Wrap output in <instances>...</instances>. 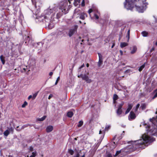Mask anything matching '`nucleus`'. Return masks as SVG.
Here are the masks:
<instances>
[{
    "mask_svg": "<svg viewBox=\"0 0 157 157\" xmlns=\"http://www.w3.org/2000/svg\"><path fill=\"white\" fill-rule=\"evenodd\" d=\"M137 48L136 46H133L132 48V50L131 53L132 54L134 53L136 51Z\"/></svg>",
    "mask_w": 157,
    "mask_h": 157,
    "instance_id": "aec40b11",
    "label": "nucleus"
},
{
    "mask_svg": "<svg viewBox=\"0 0 157 157\" xmlns=\"http://www.w3.org/2000/svg\"><path fill=\"white\" fill-rule=\"evenodd\" d=\"M131 72V71L129 70H124V71H122V73H130Z\"/></svg>",
    "mask_w": 157,
    "mask_h": 157,
    "instance_id": "c756f323",
    "label": "nucleus"
},
{
    "mask_svg": "<svg viewBox=\"0 0 157 157\" xmlns=\"http://www.w3.org/2000/svg\"><path fill=\"white\" fill-rule=\"evenodd\" d=\"M81 39V37H79V38H78V40H79Z\"/></svg>",
    "mask_w": 157,
    "mask_h": 157,
    "instance_id": "69168bd1",
    "label": "nucleus"
},
{
    "mask_svg": "<svg viewBox=\"0 0 157 157\" xmlns=\"http://www.w3.org/2000/svg\"><path fill=\"white\" fill-rule=\"evenodd\" d=\"M29 151H30L31 152H33L34 151L33 148L32 146H30L29 148Z\"/></svg>",
    "mask_w": 157,
    "mask_h": 157,
    "instance_id": "2f4dec72",
    "label": "nucleus"
},
{
    "mask_svg": "<svg viewBox=\"0 0 157 157\" xmlns=\"http://www.w3.org/2000/svg\"><path fill=\"white\" fill-rule=\"evenodd\" d=\"M98 57H99V59L101 60H103V57L102 56L100 53H98Z\"/></svg>",
    "mask_w": 157,
    "mask_h": 157,
    "instance_id": "473e14b6",
    "label": "nucleus"
},
{
    "mask_svg": "<svg viewBox=\"0 0 157 157\" xmlns=\"http://www.w3.org/2000/svg\"><path fill=\"white\" fill-rule=\"evenodd\" d=\"M155 49L154 48H153L151 49V50H154Z\"/></svg>",
    "mask_w": 157,
    "mask_h": 157,
    "instance_id": "338daca9",
    "label": "nucleus"
},
{
    "mask_svg": "<svg viewBox=\"0 0 157 157\" xmlns=\"http://www.w3.org/2000/svg\"><path fill=\"white\" fill-rule=\"evenodd\" d=\"M121 152V151L120 150V151H117L116 152V154L114 155V156H117V155L119 154Z\"/></svg>",
    "mask_w": 157,
    "mask_h": 157,
    "instance_id": "37998d69",
    "label": "nucleus"
},
{
    "mask_svg": "<svg viewBox=\"0 0 157 157\" xmlns=\"http://www.w3.org/2000/svg\"><path fill=\"white\" fill-rule=\"evenodd\" d=\"M136 0H125L124 3V7L127 10H132L134 6Z\"/></svg>",
    "mask_w": 157,
    "mask_h": 157,
    "instance_id": "39448f33",
    "label": "nucleus"
},
{
    "mask_svg": "<svg viewBox=\"0 0 157 157\" xmlns=\"http://www.w3.org/2000/svg\"><path fill=\"white\" fill-rule=\"evenodd\" d=\"M153 17L154 19V23H157V18H156L154 16H153Z\"/></svg>",
    "mask_w": 157,
    "mask_h": 157,
    "instance_id": "ea45409f",
    "label": "nucleus"
},
{
    "mask_svg": "<svg viewBox=\"0 0 157 157\" xmlns=\"http://www.w3.org/2000/svg\"><path fill=\"white\" fill-rule=\"evenodd\" d=\"M86 67H89V63H87L86 65Z\"/></svg>",
    "mask_w": 157,
    "mask_h": 157,
    "instance_id": "052dcab7",
    "label": "nucleus"
},
{
    "mask_svg": "<svg viewBox=\"0 0 157 157\" xmlns=\"http://www.w3.org/2000/svg\"><path fill=\"white\" fill-rule=\"evenodd\" d=\"M110 125H106L105 128V130H108L110 128Z\"/></svg>",
    "mask_w": 157,
    "mask_h": 157,
    "instance_id": "c9c22d12",
    "label": "nucleus"
},
{
    "mask_svg": "<svg viewBox=\"0 0 157 157\" xmlns=\"http://www.w3.org/2000/svg\"><path fill=\"white\" fill-rule=\"evenodd\" d=\"M26 40H28V41H30L31 40V38L30 36H28L26 38Z\"/></svg>",
    "mask_w": 157,
    "mask_h": 157,
    "instance_id": "49530a36",
    "label": "nucleus"
},
{
    "mask_svg": "<svg viewBox=\"0 0 157 157\" xmlns=\"http://www.w3.org/2000/svg\"><path fill=\"white\" fill-rule=\"evenodd\" d=\"M52 97V94H50L48 96V99H50Z\"/></svg>",
    "mask_w": 157,
    "mask_h": 157,
    "instance_id": "5fc2aeb1",
    "label": "nucleus"
},
{
    "mask_svg": "<svg viewBox=\"0 0 157 157\" xmlns=\"http://www.w3.org/2000/svg\"><path fill=\"white\" fill-rule=\"evenodd\" d=\"M27 103L26 101H25L24 102V104L22 105V107L24 108L25 106L27 105Z\"/></svg>",
    "mask_w": 157,
    "mask_h": 157,
    "instance_id": "58836bf2",
    "label": "nucleus"
},
{
    "mask_svg": "<svg viewBox=\"0 0 157 157\" xmlns=\"http://www.w3.org/2000/svg\"><path fill=\"white\" fill-rule=\"evenodd\" d=\"M128 45V44L126 42H121L120 44V47L121 48L125 47Z\"/></svg>",
    "mask_w": 157,
    "mask_h": 157,
    "instance_id": "6ab92c4d",
    "label": "nucleus"
},
{
    "mask_svg": "<svg viewBox=\"0 0 157 157\" xmlns=\"http://www.w3.org/2000/svg\"><path fill=\"white\" fill-rule=\"evenodd\" d=\"M89 72L85 70V72H82L80 75H78V78H81L82 80H85L87 83H90L92 82V80L89 78Z\"/></svg>",
    "mask_w": 157,
    "mask_h": 157,
    "instance_id": "20e7f679",
    "label": "nucleus"
},
{
    "mask_svg": "<svg viewBox=\"0 0 157 157\" xmlns=\"http://www.w3.org/2000/svg\"><path fill=\"white\" fill-rule=\"evenodd\" d=\"M129 36L130 35L127 34V35L126 36V37L127 39V42L129 41Z\"/></svg>",
    "mask_w": 157,
    "mask_h": 157,
    "instance_id": "a18cd8bd",
    "label": "nucleus"
},
{
    "mask_svg": "<svg viewBox=\"0 0 157 157\" xmlns=\"http://www.w3.org/2000/svg\"><path fill=\"white\" fill-rule=\"evenodd\" d=\"M68 152L71 155H73L74 154V151L72 150L69 149L68 150Z\"/></svg>",
    "mask_w": 157,
    "mask_h": 157,
    "instance_id": "f704fd0d",
    "label": "nucleus"
},
{
    "mask_svg": "<svg viewBox=\"0 0 157 157\" xmlns=\"http://www.w3.org/2000/svg\"><path fill=\"white\" fill-rule=\"evenodd\" d=\"M140 106V105L139 104H138L136 105V107L135 109V112H136L137 111V110L138 108H139Z\"/></svg>",
    "mask_w": 157,
    "mask_h": 157,
    "instance_id": "e433bc0d",
    "label": "nucleus"
},
{
    "mask_svg": "<svg viewBox=\"0 0 157 157\" xmlns=\"http://www.w3.org/2000/svg\"><path fill=\"white\" fill-rule=\"evenodd\" d=\"M107 157H112V155L110 154H108L107 155Z\"/></svg>",
    "mask_w": 157,
    "mask_h": 157,
    "instance_id": "864d4df0",
    "label": "nucleus"
},
{
    "mask_svg": "<svg viewBox=\"0 0 157 157\" xmlns=\"http://www.w3.org/2000/svg\"><path fill=\"white\" fill-rule=\"evenodd\" d=\"M82 42H83L84 41V40L83 39L82 40H81Z\"/></svg>",
    "mask_w": 157,
    "mask_h": 157,
    "instance_id": "774afa93",
    "label": "nucleus"
},
{
    "mask_svg": "<svg viewBox=\"0 0 157 157\" xmlns=\"http://www.w3.org/2000/svg\"><path fill=\"white\" fill-rule=\"evenodd\" d=\"M154 60H157V57L155 59L154 57L152 58L151 59V61H154Z\"/></svg>",
    "mask_w": 157,
    "mask_h": 157,
    "instance_id": "de8ad7c7",
    "label": "nucleus"
},
{
    "mask_svg": "<svg viewBox=\"0 0 157 157\" xmlns=\"http://www.w3.org/2000/svg\"><path fill=\"white\" fill-rule=\"evenodd\" d=\"M132 106L133 105L132 104H129L128 105V108L125 113V114L128 113L129 112L131 109H132Z\"/></svg>",
    "mask_w": 157,
    "mask_h": 157,
    "instance_id": "2eb2a0df",
    "label": "nucleus"
},
{
    "mask_svg": "<svg viewBox=\"0 0 157 157\" xmlns=\"http://www.w3.org/2000/svg\"><path fill=\"white\" fill-rule=\"evenodd\" d=\"M101 133H102V131L101 130H100L99 132V134H101Z\"/></svg>",
    "mask_w": 157,
    "mask_h": 157,
    "instance_id": "680f3d73",
    "label": "nucleus"
},
{
    "mask_svg": "<svg viewBox=\"0 0 157 157\" xmlns=\"http://www.w3.org/2000/svg\"><path fill=\"white\" fill-rule=\"evenodd\" d=\"M118 98V96L116 94H114L113 96V103L115 104L116 102V100Z\"/></svg>",
    "mask_w": 157,
    "mask_h": 157,
    "instance_id": "f3484780",
    "label": "nucleus"
},
{
    "mask_svg": "<svg viewBox=\"0 0 157 157\" xmlns=\"http://www.w3.org/2000/svg\"><path fill=\"white\" fill-rule=\"evenodd\" d=\"M122 110L121 108V107H118V109L117 111V114L118 116H120L122 113Z\"/></svg>",
    "mask_w": 157,
    "mask_h": 157,
    "instance_id": "dca6fc26",
    "label": "nucleus"
},
{
    "mask_svg": "<svg viewBox=\"0 0 157 157\" xmlns=\"http://www.w3.org/2000/svg\"><path fill=\"white\" fill-rule=\"evenodd\" d=\"M135 7L137 10L140 13H143L147 8L146 6L143 4L142 3H139V2L135 5Z\"/></svg>",
    "mask_w": 157,
    "mask_h": 157,
    "instance_id": "0eeeda50",
    "label": "nucleus"
},
{
    "mask_svg": "<svg viewBox=\"0 0 157 157\" xmlns=\"http://www.w3.org/2000/svg\"><path fill=\"white\" fill-rule=\"evenodd\" d=\"M58 8L56 6L53 7L50 6L48 8L45 10L43 13V14H44L45 16H47L48 18L50 19L49 17L51 14L52 15H53L55 14L58 11ZM52 16H51V17L52 18Z\"/></svg>",
    "mask_w": 157,
    "mask_h": 157,
    "instance_id": "7ed1b4c3",
    "label": "nucleus"
},
{
    "mask_svg": "<svg viewBox=\"0 0 157 157\" xmlns=\"http://www.w3.org/2000/svg\"><path fill=\"white\" fill-rule=\"evenodd\" d=\"M80 18L82 20H84L85 18V14L83 13H81L79 16Z\"/></svg>",
    "mask_w": 157,
    "mask_h": 157,
    "instance_id": "393cba45",
    "label": "nucleus"
},
{
    "mask_svg": "<svg viewBox=\"0 0 157 157\" xmlns=\"http://www.w3.org/2000/svg\"><path fill=\"white\" fill-rule=\"evenodd\" d=\"M83 124V121H81L79 122L78 124V127H81Z\"/></svg>",
    "mask_w": 157,
    "mask_h": 157,
    "instance_id": "c85d7f7f",
    "label": "nucleus"
},
{
    "mask_svg": "<svg viewBox=\"0 0 157 157\" xmlns=\"http://www.w3.org/2000/svg\"><path fill=\"white\" fill-rule=\"evenodd\" d=\"M146 105L145 104H142L140 106V108L144 110L146 109Z\"/></svg>",
    "mask_w": 157,
    "mask_h": 157,
    "instance_id": "cd10ccee",
    "label": "nucleus"
},
{
    "mask_svg": "<svg viewBox=\"0 0 157 157\" xmlns=\"http://www.w3.org/2000/svg\"><path fill=\"white\" fill-rule=\"evenodd\" d=\"M130 30H128V32H127V34L130 35Z\"/></svg>",
    "mask_w": 157,
    "mask_h": 157,
    "instance_id": "13d9d810",
    "label": "nucleus"
},
{
    "mask_svg": "<svg viewBox=\"0 0 157 157\" xmlns=\"http://www.w3.org/2000/svg\"><path fill=\"white\" fill-rule=\"evenodd\" d=\"M8 129L9 131V132H13V128L12 127H10V128H8Z\"/></svg>",
    "mask_w": 157,
    "mask_h": 157,
    "instance_id": "79ce46f5",
    "label": "nucleus"
},
{
    "mask_svg": "<svg viewBox=\"0 0 157 157\" xmlns=\"http://www.w3.org/2000/svg\"><path fill=\"white\" fill-rule=\"evenodd\" d=\"M37 44L38 45H42L43 44H42V42H39V43H37Z\"/></svg>",
    "mask_w": 157,
    "mask_h": 157,
    "instance_id": "6e6d98bb",
    "label": "nucleus"
},
{
    "mask_svg": "<svg viewBox=\"0 0 157 157\" xmlns=\"http://www.w3.org/2000/svg\"><path fill=\"white\" fill-rule=\"evenodd\" d=\"M59 79H60V77L59 76L57 78L56 81V82L55 83V85H56L57 84L58 82V81L59 80Z\"/></svg>",
    "mask_w": 157,
    "mask_h": 157,
    "instance_id": "c03bdc74",
    "label": "nucleus"
},
{
    "mask_svg": "<svg viewBox=\"0 0 157 157\" xmlns=\"http://www.w3.org/2000/svg\"><path fill=\"white\" fill-rule=\"evenodd\" d=\"M32 3L34 5V8L33 11L35 13L36 17V21L37 22H43L45 23L47 27L49 29H51L53 28L54 24L53 23L52 21L50 19L48 18L47 16L43 14L41 16H37V14L40 12V8L38 7L37 8L36 5V0H31Z\"/></svg>",
    "mask_w": 157,
    "mask_h": 157,
    "instance_id": "f03ea898",
    "label": "nucleus"
},
{
    "mask_svg": "<svg viewBox=\"0 0 157 157\" xmlns=\"http://www.w3.org/2000/svg\"><path fill=\"white\" fill-rule=\"evenodd\" d=\"M103 60L99 59V61L98 62V67H100L101 65L102 64Z\"/></svg>",
    "mask_w": 157,
    "mask_h": 157,
    "instance_id": "7c9ffc66",
    "label": "nucleus"
},
{
    "mask_svg": "<svg viewBox=\"0 0 157 157\" xmlns=\"http://www.w3.org/2000/svg\"><path fill=\"white\" fill-rule=\"evenodd\" d=\"M120 52L121 55H122L123 54V52L122 50H120Z\"/></svg>",
    "mask_w": 157,
    "mask_h": 157,
    "instance_id": "4d7b16f0",
    "label": "nucleus"
},
{
    "mask_svg": "<svg viewBox=\"0 0 157 157\" xmlns=\"http://www.w3.org/2000/svg\"><path fill=\"white\" fill-rule=\"evenodd\" d=\"M53 127L52 125H49L46 128V131L47 132H49L52 131Z\"/></svg>",
    "mask_w": 157,
    "mask_h": 157,
    "instance_id": "4468645a",
    "label": "nucleus"
},
{
    "mask_svg": "<svg viewBox=\"0 0 157 157\" xmlns=\"http://www.w3.org/2000/svg\"><path fill=\"white\" fill-rule=\"evenodd\" d=\"M141 34L143 36L146 37L148 35V33L146 31H144L141 33Z\"/></svg>",
    "mask_w": 157,
    "mask_h": 157,
    "instance_id": "5701e85b",
    "label": "nucleus"
},
{
    "mask_svg": "<svg viewBox=\"0 0 157 157\" xmlns=\"http://www.w3.org/2000/svg\"><path fill=\"white\" fill-rule=\"evenodd\" d=\"M81 157H85V155L84 154L83 155H82Z\"/></svg>",
    "mask_w": 157,
    "mask_h": 157,
    "instance_id": "0e129e2a",
    "label": "nucleus"
},
{
    "mask_svg": "<svg viewBox=\"0 0 157 157\" xmlns=\"http://www.w3.org/2000/svg\"><path fill=\"white\" fill-rule=\"evenodd\" d=\"M32 98H33V97L31 95H30L28 97V99L29 100Z\"/></svg>",
    "mask_w": 157,
    "mask_h": 157,
    "instance_id": "603ef678",
    "label": "nucleus"
},
{
    "mask_svg": "<svg viewBox=\"0 0 157 157\" xmlns=\"http://www.w3.org/2000/svg\"><path fill=\"white\" fill-rule=\"evenodd\" d=\"M73 115V113L71 111H69L67 113V116L69 117H71Z\"/></svg>",
    "mask_w": 157,
    "mask_h": 157,
    "instance_id": "412c9836",
    "label": "nucleus"
},
{
    "mask_svg": "<svg viewBox=\"0 0 157 157\" xmlns=\"http://www.w3.org/2000/svg\"><path fill=\"white\" fill-rule=\"evenodd\" d=\"M78 26L77 25H74L72 28L68 29V31L67 32L66 35L71 37L77 33V29Z\"/></svg>",
    "mask_w": 157,
    "mask_h": 157,
    "instance_id": "423d86ee",
    "label": "nucleus"
},
{
    "mask_svg": "<svg viewBox=\"0 0 157 157\" xmlns=\"http://www.w3.org/2000/svg\"><path fill=\"white\" fill-rule=\"evenodd\" d=\"M36 155L37 152L36 151H35L32 152L29 151L27 157H35Z\"/></svg>",
    "mask_w": 157,
    "mask_h": 157,
    "instance_id": "ddd939ff",
    "label": "nucleus"
},
{
    "mask_svg": "<svg viewBox=\"0 0 157 157\" xmlns=\"http://www.w3.org/2000/svg\"><path fill=\"white\" fill-rule=\"evenodd\" d=\"M0 58L1 61H2V64H4L5 63V61L4 60L5 57L2 55H1L0 57Z\"/></svg>",
    "mask_w": 157,
    "mask_h": 157,
    "instance_id": "b1692460",
    "label": "nucleus"
},
{
    "mask_svg": "<svg viewBox=\"0 0 157 157\" xmlns=\"http://www.w3.org/2000/svg\"><path fill=\"white\" fill-rule=\"evenodd\" d=\"M37 94H38V92L37 93H35L34 94H33V99H34L35 98H36V96L37 95Z\"/></svg>",
    "mask_w": 157,
    "mask_h": 157,
    "instance_id": "4c0bfd02",
    "label": "nucleus"
},
{
    "mask_svg": "<svg viewBox=\"0 0 157 157\" xmlns=\"http://www.w3.org/2000/svg\"><path fill=\"white\" fill-rule=\"evenodd\" d=\"M146 0H138L139 3H142L145 6L148 5V4L146 2Z\"/></svg>",
    "mask_w": 157,
    "mask_h": 157,
    "instance_id": "a211bd4d",
    "label": "nucleus"
},
{
    "mask_svg": "<svg viewBox=\"0 0 157 157\" xmlns=\"http://www.w3.org/2000/svg\"><path fill=\"white\" fill-rule=\"evenodd\" d=\"M53 74V73L52 72H50L49 73V75H50V76H51Z\"/></svg>",
    "mask_w": 157,
    "mask_h": 157,
    "instance_id": "bf43d9fd",
    "label": "nucleus"
},
{
    "mask_svg": "<svg viewBox=\"0 0 157 157\" xmlns=\"http://www.w3.org/2000/svg\"><path fill=\"white\" fill-rule=\"evenodd\" d=\"M80 10L78 9H76L75 10V12L73 14V17L74 18H77L79 17L81 13Z\"/></svg>",
    "mask_w": 157,
    "mask_h": 157,
    "instance_id": "9b49d317",
    "label": "nucleus"
},
{
    "mask_svg": "<svg viewBox=\"0 0 157 157\" xmlns=\"http://www.w3.org/2000/svg\"><path fill=\"white\" fill-rule=\"evenodd\" d=\"M84 67V64H83L78 69V72L79 73H80V72L81 71V69L83 68V67Z\"/></svg>",
    "mask_w": 157,
    "mask_h": 157,
    "instance_id": "72a5a7b5",
    "label": "nucleus"
},
{
    "mask_svg": "<svg viewBox=\"0 0 157 157\" xmlns=\"http://www.w3.org/2000/svg\"><path fill=\"white\" fill-rule=\"evenodd\" d=\"M84 0H82V6H84V5H85V4H84Z\"/></svg>",
    "mask_w": 157,
    "mask_h": 157,
    "instance_id": "8fccbe9b",
    "label": "nucleus"
},
{
    "mask_svg": "<svg viewBox=\"0 0 157 157\" xmlns=\"http://www.w3.org/2000/svg\"><path fill=\"white\" fill-rule=\"evenodd\" d=\"M136 117V116L135 113L134 112L131 111L130 112L128 118L129 120L132 121L135 119Z\"/></svg>",
    "mask_w": 157,
    "mask_h": 157,
    "instance_id": "f8f14e48",
    "label": "nucleus"
},
{
    "mask_svg": "<svg viewBox=\"0 0 157 157\" xmlns=\"http://www.w3.org/2000/svg\"><path fill=\"white\" fill-rule=\"evenodd\" d=\"M46 117V116H44L41 118H38L37 120L39 121H43L44 120Z\"/></svg>",
    "mask_w": 157,
    "mask_h": 157,
    "instance_id": "bb28decb",
    "label": "nucleus"
},
{
    "mask_svg": "<svg viewBox=\"0 0 157 157\" xmlns=\"http://www.w3.org/2000/svg\"><path fill=\"white\" fill-rule=\"evenodd\" d=\"M125 68H123V69L119 68L118 69L117 73L119 75L118 78L119 80L121 79L122 78L124 77L125 75V73H122V72L124 71Z\"/></svg>",
    "mask_w": 157,
    "mask_h": 157,
    "instance_id": "9d476101",
    "label": "nucleus"
},
{
    "mask_svg": "<svg viewBox=\"0 0 157 157\" xmlns=\"http://www.w3.org/2000/svg\"><path fill=\"white\" fill-rule=\"evenodd\" d=\"M155 94L153 97V98H154L157 97V89L155 90Z\"/></svg>",
    "mask_w": 157,
    "mask_h": 157,
    "instance_id": "a19ab883",
    "label": "nucleus"
},
{
    "mask_svg": "<svg viewBox=\"0 0 157 157\" xmlns=\"http://www.w3.org/2000/svg\"><path fill=\"white\" fill-rule=\"evenodd\" d=\"M8 157H13L11 155H9Z\"/></svg>",
    "mask_w": 157,
    "mask_h": 157,
    "instance_id": "e2e57ef3",
    "label": "nucleus"
},
{
    "mask_svg": "<svg viewBox=\"0 0 157 157\" xmlns=\"http://www.w3.org/2000/svg\"><path fill=\"white\" fill-rule=\"evenodd\" d=\"M155 114H157L156 117H153L152 119H150V120L152 124L151 127L148 125H147L145 121L141 123L140 125L141 127L142 125L144 126L147 131V135L144 134L142 136V139L139 140L133 141H129L132 145L128 147V149H131L132 147L134 148L133 149H135L137 147H141L142 145L145 146L148 145V143H151L155 140V139L151 136H149V135L154 136H157V109Z\"/></svg>",
    "mask_w": 157,
    "mask_h": 157,
    "instance_id": "f257e3e1",
    "label": "nucleus"
},
{
    "mask_svg": "<svg viewBox=\"0 0 157 157\" xmlns=\"http://www.w3.org/2000/svg\"><path fill=\"white\" fill-rule=\"evenodd\" d=\"M64 28L63 27H62L58 28L56 32V34L57 36H61L62 34H63V36H66V34L64 33V32L63 31L64 30Z\"/></svg>",
    "mask_w": 157,
    "mask_h": 157,
    "instance_id": "1a4fd4ad",
    "label": "nucleus"
},
{
    "mask_svg": "<svg viewBox=\"0 0 157 157\" xmlns=\"http://www.w3.org/2000/svg\"><path fill=\"white\" fill-rule=\"evenodd\" d=\"M124 104V102H122V103H121V104H120L119 105L118 107H121V109L122 106Z\"/></svg>",
    "mask_w": 157,
    "mask_h": 157,
    "instance_id": "09e8293b",
    "label": "nucleus"
},
{
    "mask_svg": "<svg viewBox=\"0 0 157 157\" xmlns=\"http://www.w3.org/2000/svg\"><path fill=\"white\" fill-rule=\"evenodd\" d=\"M115 43L114 42H113V45L111 46V48H113L115 46Z\"/></svg>",
    "mask_w": 157,
    "mask_h": 157,
    "instance_id": "3c124183",
    "label": "nucleus"
},
{
    "mask_svg": "<svg viewBox=\"0 0 157 157\" xmlns=\"http://www.w3.org/2000/svg\"><path fill=\"white\" fill-rule=\"evenodd\" d=\"M93 11L94 12V17L95 19H98L100 15V14L98 10H97L96 9H94L93 8L92 9L91 8L88 11V13L90 15V13Z\"/></svg>",
    "mask_w": 157,
    "mask_h": 157,
    "instance_id": "6e6552de",
    "label": "nucleus"
},
{
    "mask_svg": "<svg viewBox=\"0 0 157 157\" xmlns=\"http://www.w3.org/2000/svg\"><path fill=\"white\" fill-rule=\"evenodd\" d=\"M10 133L9 131L8 130H6L3 133L4 136H7Z\"/></svg>",
    "mask_w": 157,
    "mask_h": 157,
    "instance_id": "a878e982",
    "label": "nucleus"
},
{
    "mask_svg": "<svg viewBox=\"0 0 157 157\" xmlns=\"http://www.w3.org/2000/svg\"><path fill=\"white\" fill-rule=\"evenodd\" d=\"M145 63H144L142 65H141V66H140L139 69V71L140 72L143 69H144L145 66Z\"/></svg>",
    "mask_w": 157,
    "mask_h": 157,
    "instance_id": "4be33fe9",
    "label": "nucleus"
}]
</instances>
